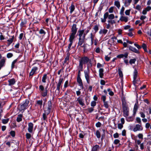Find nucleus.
Here are the masks:
<instances>
[{"label":"nucleus","instance_id":"1","mask_svg":"<svg viewBox=\"0 0 151 151\" xmlns=\"http://www.w3.org/2000/svg\"><path fill=\"white\" fill-rule=\"evenodd\" d=\"M90 62L91 64L90 60L88 58L86 57H84L81 58L79 61V69L81 71L83 70V65L86 64H87V66L89 65L88 63Z\"/></svg>","mask_w":151,"mask_h":151},{"label":"nucleus","instance_id":"2","mask_svg":"<svg viewBox=\"0 0 151 151\" xmlns=\"http://www.w3.org/2000/svg\"><path fill=\"white\" fill-rule=\"evenodd\" d=\"M77 29L78 28H77L76 25L75 24H73L72 27L70 37L75 39Z\"/></svg>","mask_w":151,"mask_h":151},{"label":"nucleus","instance_id":"3","mask_svg":"<svg viewBox=\"0 0 151 151\" xmlns=\"http://www.w3.org/2000/svg\"><path fill=\"white\" fill-rule=\"evenodd\" d=\"M137 72L136 69H135L134 72V80L133 81V83L135 86H136L137 84H139L140 83L139 80L137 78Z\"/></svg>","mask_w":151,"mask_h":151},{"label":"nucleus","instance_id":"4","mask_svg":"<svg viewBox=\"0 0 151 151\" xmlns=\"http://www.w3.org/2000/svg\"><path fill=\"white\" fill-rule=\"evenodd\" d=\"M39 89L42 96L45 97L47 96V90L46 88L44 89V86L42 85H40L39 86Z\"/></svg>","mask_w":151,"mask_h":151},{"label":"nucleus","instance_id":"5","mask_svg":"<svg viewBox=\"0 0 151 151\" xmlns=\"http://www.w3.org/2000/svg\"><path fill=\"white\" fill-rule=\"evenodd\" d=\"M122 110L123 113V116L125 117H127L129 115V109L125 105H123Z\"/></svg>","mask_w":151,"mask_h":151},{"label":"nucleus","instance_id":"6","mask_svg":"<svg viewBox=\"0 0 151 151\" xmlns=\"http://www.w3.org/2000/svg\"><path fill=\"white\" fill-rule=\"evenodd\" d=\"M29 101L28 100H26L25 102L23 104L20 105L19 108V110L21 111L24 110L27 108L28 106Z\"/></svg>","mask_w":151,"mask_h":151},{"label":"nucleus","instance_id":"7","mask_svg":"<svg viewBox=\"0 0 151 151\" xmlns=\"http://www.w3.org/2000/svg\"><path fill=\"white\" fill-rule=\"evenodd\" d=\"M63 78H60L59 79L58 82L57 84V86L56 91H58V93L60 92V87H62V86H61V84L63 83Z\"/></svg>","mask_w":151,"mask_h":151},{"label":"nucleus","instance_id":"8","mask_svg":"<svg viewBox=\"0 0 151 151\" xmlns=\"http://www.w3.org/2000/svg\"><path fill=\"white\" fill-rule=\"evenodd\" d=\"M143 130V127L142 124H137L135 126L133 130L134 132H136L137 131H141Z\"/></svg>","mask_w":151,"mask_h":151},{"label":"nucleus","instance_id":"9","mask_svg":"<svg viewBox=\"0 0 151 151\" xmlns=\"http://www.w3.org/2000/svg\"><path fill=\"white\" fill-rule=\"evenodd\" d=\"M79 38H85L86 34L84 33V30H79L78 31Z\"/></svg>","mask_w":151,"mask_h":151},{"label":"nucleus","instance_id":"10","mask_svg":"<svg viewBox=\"0 0 151 151\" xmlns=\"http://www.w3.org/2000/svg\"><path fill=\"white\" fill-rule=\"evenodd\" d=\"M85 76L88 83L89 84L90 83V77L89 76V72L88 70L84 71Z\"/></svg>","mask_w":151,"mask_h":151},{"label":"nucleus","instance_id":"11","mask_svg":"<svg viewBox=\"0 0 151 151\" xmlns=\"http://www.w3.org/2000/svg\"><path fill=\"white\" fill-rule=\"evenodd\" d=\"M76 101H77L79 104L82 106H85V104L84 100L81 97H79L77 98Z\"/></svg>","mask_w":151,"mask_h":151},{"label":"nucleus","instance_id":"12","mask_svg":"<svg viewBox=\"0 0 151 151\" xmlns=\"http://www.w3.org/2000/svg\"><path fill=\"white\" fill-rule=\"evenodd\" d=\"M6 60V59L4 57L0 60V70L2 67L5 66Z\"/></svg>","mask_w":151,"mask_h":151},{"label":"nucleus","instance_id":"13","mask_svg":"<svg viewBox=\"0 0 151 151\" xmlns=\"http://www.w3.org/2000/svg\"><path fill=\"white\" fill-rule=\"evenodd\" d=\"M129 19V18L127 16H126L124 15H121L120 16L119 20L121 21L124 22H128Z\"/></svg>","mask_w":151,"mask_h":151},{"label":"nucleus","instance_id":"14","mask_svg":"<svg viewBox=\"0 0 151 151\" xmlns=\"http://www.w3.org/2000/svg\"><path fill=\"white\" fill-rule=\"evenodd\" d=\"M28 131L30 133H32L33 129V124L32 122H29L28 124Z\"/></svg>","mask_w":151,"mask_h":151},{"label":"nucleus","instance_id":"15","mask_svg":"<svg viewBox=\"0 0 151 151\" xmlns=\"http://www.w3.org/2000/svg\"><path fill=\"white\" fill-rule=\"evenodd\" d=\"M109 13L108 12H106L104 14V18H101V22L102 23L105 22L106 21V19L108 17Z\"/></svg>","mask_w":151,"mask_h":151},{"label":"nucleus","instance_id":"16","mask_svg":"<svg viewBox=\"0 0 151 151\" xmlns=\"http://www.w3.org/2000/svg\"><path fill=\"white\" fill-rule=\"evenodd\" d=\"M74 39L69 37V40L70 43L68 45V48L67 50V52H68V53H69V51L71 47V46L72 43H73V40Z\"/></svg>","mask_w":151,"mask_h":151},{"label":"nucleus","instance_id":"17","mask_svg":"<svg viewBox=\"0 0 151 151\" xmlns=\"http://www.w3.org/2000/svg\"><path fill=\"white\" fill-rule=\"evenodd\" d=\"M38 70V68L37 67H34L32 68L29 74V76H33L35 73V72Z\"/></svg>","mask_w":151,"mask_h":151},{"label":"nucleus","instance_id":"18","mask_svg":"<svg viewBox=\"0 0 151 151\" xmlns=\"http://www.w3.org/2000/svg\"><path fill=\"white\" fill-rule=\"evenodd\" d=\"M77 81L79 84V85L82 89L83 88V84L82 81L80 77H77Z\"/></svg>","mask_w":151,"mask_h":151},{"label":"nucleus","instance_id":"19","mask_svg":"<svg viewBox=\"0 0 151 151\" xmlns=\"http://www.w3.org/2000/svg\"><path fill=\"white\" fill-rule=\"evenodd\" d=\"M8 82H9L8 85L9 86L14 85L16 83L15 80L14 78L9 79L8 80Z\"/></svg>","mask_w":151,"mask_h":151},{"label":"nucleus","instance_id":"20","mask_svg":"<svg viewBox=\"0 0 151 151\" xmlns=\"http://www.w3.org/2000/svg\"><path fill=\"white\" fill-rule=\"evenodd\" d=\"M129 49L130 50L136 53H139V51L138 50L136 49L134 47H132L131 46H129Z\"/></svg>","mask_w":151,"mask_h":151},{"label":"nucleus","instance_id":"21","mask_svg":"<svg viewBox=\"0 0 151 151\" xmlns=\"http://www.w3.org/2000/svg\"><path fill=\"white\" fill-rule=\"evenodd\" d=\"M99 77L101 78H102L104 76V69L103 68H100L99 70Z\"/></svg>","mask_w":151,"mask_h":151},{"label":"nucleus","instance_id":"22","mask_svg":"<svg viewBox=\"0 0 151 151\" xmlns=\"http://www.w3.org/2000/svg\"><path fill=\"white\" fill-rule=\"evenodd\" d=\"M70 9V13L71 14L75 9V6L73 4H71V6L69 7Z\"/></svg>","mask_w":151,"mask_h":151},{"label":"nucleus","instance_id":"23","mask_svg":"<svg viewBox=\"0 0 151 151\" xmlns=\"http://www.w3.org/2000/svg\"><path fill=\"white\" fill-rule=\"evenodd\" d=\"M85 38H79L78 43V45L81 46L84 43Z\"/></svg>","mask_w":151,"mask_h":151},{"label":"nucleus","instance_id":"24","mask_svg":"<svg viewBox=\"0 0 151 151\" xmlns=\"http://www.w3.org/2000/svg\"><path fill=\"white\" fill-rule=\"evenodd\" d=\"M99 148V145H96L92 148L91 151H97Z\"/></svg>","mask_w":151,"mask_h":151},{"label":"nucleus","instance_id":"25","mask_svg":"<svg viewBox=\"0 0 151 151\" xmlns=\"http://www.w3.org/2000/svg\"><path fill=\"white\" fill-rule=\"evenodd\" d=\"M107 30L104 29H101L99 31V33L100 34H104L105 35L107 33Z\"/></svg>","mask_w":151,"mask_h":151},{"label":"nucleus","instance_id":"26","mask_svg":"<svg viewBox=\"0 0 151 151\" xmlns=\"http://www.w3.org/2000/svg\"><path fill=\"white\" fill-rule=\"evenodd\" d=\"M90 38L91 40V45H92L93 43V41L95 40V38L94 35L92 33H91L90 34Z\"/></svg>","mask_w":151,"mask_h":151},{"label":"nucleus","instance_id":"27","mask_svg":"<svg viewBox=\"0 0 151 151\" xmlns=\"http://www.w3.org/2000/svg\"><path fill=\"white\" fill-rule=\"evenodd\" d=\"M22 114H19L17 116V121L18 122H21L22 120Z\"/></svg>","mask_w":151,"mask_h":151},{"label":"nucleus","instance_id":"28","mask_svg":"<svg viewBox=\"0 0 151 151\" xmlns=\"http://www.w3.org/2000/svg\"><path fill=\"white\" fill-rule=\"evenodd\" d=\"M132 1V0H125L124 4L126 6H128L130 5Z\"/></svg>","mask_w":151,"mask_h":151},{"label":"nucleus","instance_id":"29","mask_svg":"<svg viewBox=\"0 0 151 151\" xmlns=\"http://www.w3.org/2000/svg\"><path fill=\"white\" fill-rule=\"evenodd\" d=\"M114 5L116 6L118 9H119V8L120 6V5L119 1H115L114 3Z\"/></svg>","mask_w":151,"mask_h":151},{"label":"nucleus","instance_id":"30","mask_svg":"<svg viewBox=\"0 0 151 151\" xmlns=\"http://www.w3.org/2000/svg\"><path fill=\"white\" fill-rule=\"evenodd\" d=\"M48 107L47 109L51 110L52 108V103L51 101H48Z\"/></svg>","mask_w":151,"mask_h":151},{"label":"nucleus","instance_id":"31","mask_svg":"<svg viewBox=\"0 0 151 151\" xmlns=\"http://www.w3.org/2000/svg\"><path fill=\"white\" fill-rule=\"evenodd\" d=\"M125 9V8L124 7L122 6L121 9V10L119 14H120V15H124V11Z\"/></svg>","mask_w":151,"mask_h":151},{"label":"nucleus","instance_id":"32","mask_svg":"<svg viewBox=\"0 0 151 151\" xmlns=\"http://www.w3.org/2000/svg\"><path fill=\"white\" fill-rule=\"evenodd\" d=\"M47 75L46 74H44L42 78V81L43 83L46 82V80L47 78Z\"/></svg>","mask_w":151,"mask_h":151},{"label":"nucleus","instance_id":"33","mask_svg":"<svg viewBox=\"0 0 151 151\" xmlns=\"http://www.w3.org/2000/svg\"><path fill=\"white\" fill-rule=\"evenodd\" d=\"M126 120L128 122H132L133 120V118L132 116L127 117Z\"/></svg>","mask_w":151,"mask_h":151},{"label":"nucleus","instance_id":"34","mask_svg":"<svg viewBox=\"0 0 151 151\" xmlns=\"http://www.w3.org/2000/svg\"><path fill=\"white\" fill-rule=\"evenodd\" d=\"M107 91L109 92V94L110 95L112 96L114 95V93L112 91H111L110 88H108L107 89Z\"/></svg>","mask_w":151,"mask_h":151},{"label":"nucleus","instance_id":"35","mask_svg":"<svg viewBox=\"0 0 151 151\" xmlns=\"http://www.w3.org/2000/svg\"><path fill=\"white\" fill-rule=\"evenodd\" d=\"M137 123H138L139 124H142V123L141 119L139 117H137L136 118V122Z\"/></svg>","mask_w":151,"mask_h":151},{"label":"nucleus","instance_id":"36","mask_svg":"<svg viewBox=\"0 0 151 151\" xmlns=\"http://www.w3.org/2000/svg\"><path fill=\"white\" fill-rule=\"evenodd\" d=\"M9 120V119H2V122L4 124H6L8 122Z\"/></svg>","mask_w":151,"mask_h":151},{"label":"nucleus","instance_id":"37","mask_svg":"<svg viewBox=\"0 0 151 151\" xmlns=\"http://www.w3.org/2000/svg\"><path fill=\"white\" fill-rule=\"evenodd\" d=\"M17 61V60L15 59L14 60L12 63L11 65V68L12 69H13L14 68V64Z\"/></svg>","mask_w":151,"mask_h":151},{"label":"nucleus","instance_id":"38","mask_svg":"<svg viewBox=\"0 0 151 151\" xmlns=\"http://www.w3.org/2000/svg\"><path fill=\"white\" fill-rule=\"evenodd\" d=\"M136 61V58L131 59L129 60V63L131 64H134Z\"/></svg>","mask_w":151,"mask_h":151},{"label":"nucleus","instance_id":"39","mask_svg":"<svg viewBox=\"0 0 151 151\" xmlns=\"http://www.w3.org/2000/svg\"><path fill=\"white\" fill-rule=\"evenodd\" d=\"M108 23L110 24V25H112L116 23V22L114 20H110L108 21Z\"/></svg>","mask_w":151,"mask_h":151},{"label":"nucleus","instance_id":"40","mask_svg":"<svg viewBox=\"0 0 151 151\" xmlns=\"http://www.w3.org/2000/svg\"><path fill=\"white\" fill-rule=\"evenodd\" d=\"M114 18V14H111L110 15L109 14L108 19L110 20L113 19Z\"/></svg>","mask_w":151,"mask_h":151},{"label":"nucleus","instance_id":"41","mask_svg":"<svg viewBox=\"0 0 151 151\" xmlns=\"http://www.w3.org/2000/svg\"><path fill=\"white\" fill-rule=\"evenodd\" d=\"M42 100H38L37 101V104L39 105H40V107H41L42 106Z\"/></svg>","mask_w":151,"mask_h":151},{"label":"nucleus","instance_id":"42","mask_svg":"<svg viewBox=\"0 0 151 151\" xmlns=\"http://www.w3.org/2000/svg\"><path fill=\"white\" fill-rule=\"evenodd\" d=\"M96 135L98 138H99L101 137L100 133L99 130H97L96 131Z\"/></svg>","mask_w":151,"mask_h":151},{"label":"nucleus","instance_id":"43","mask_svg":"<svg viewBox=\"0 0 151 151\" xmlns=\"http://www.w3.org/2000/svg\"><path fill=\"white\" fill-rule=\"evenodd\" d=\"M142 47L144 49L145 51L146 52L147 51V46L145 44L143 43L142 45Z\"/></svg>","mask_w":151,"mask_h":151},{"label":"nucleus","instance_id":"44","mask_svg":"<svg viewBox=\"0 0 151 151\" xmlns=\"http://www.w3.org/2000/svg\"><path fill=\"white\" fill-rule=\"evenodd\" d=\"M138 109V106L137 105L135 104L134 105V113H135Z\"/></svg>","mask_w":151,"mask_h":151},{"label":"nucleus","instance_id":"45","mask_svg":"<svg viewBox=\"0 0 151 151\" xmlns=\"http://www.w3.org/2000/svg\"><path fill=\"white\" fill-rule=\"evenodd\" d=\"M141 6L139 5H137L135 7L134 6V8L135 9L139 11L141 9Z\"/></svg>","mask_w":151,"mask_h":151},{"label":"nucleus","instance_id":"46","mask_svg":"<svg viewBox=\"0 0 151 151\" xmlns=\"http://www.w3.org/2000/svg\"><path fill=\"white\" fill-rule=\"evenodd\" d=\"M118 73L120 77H122L123 76V74L120 69H118Z\"/></svg>","mask_w":151,"mask_h":151},{"label":"nucleus","instance_id":"47","mask_svg":"<svg viewBox=\"0 0 151 151\" xmlns=\"http://www.w3.org/2000/svg\"><path fill=\"white\" fill-rule=\"evenodd\" d=\"M104 106L106 108H108L109 107V105L108 104V102L107 101H105L104 102Z\"/></svg>","mask_w":151,"mask_h":151},{"label":"nucleus","instance_id":"48","mask_svg":"<svg viewBox=\"0 0 151 151\" xmlns=\"http://www.w3.org/2000/svg\"><path fill=\"white\" fill-rule=\"evenodd\" d=\"M39 33L40 34H43L44 35H45L46 34V32L42 29H41L40 30Z\"/></svg>","mask_w":151,"mask_h":151},{"label":"nucleus","instance_id":"49","mask_svg":"<svg viewBox=\"0 0 151 151\" xmlns=\"http://www.w3.org/2000/svg\"><path fill=\"white\" fill-rule=\"evenodd\" d=\"M123 127V124L121 123H119L118 124V128L119 129H121Z\"/></svg>","mask_w":151,"mask_h":151},{"label":"nucleus","instance_id":"50","mask_svg":"<svg viewBox=\"0 0 151 151\" xmlns=\"http://www.w3.org/2000/svg\"><path fill=\"white\" fill-rule=\"evenodd\" d=\"M26 137L27 139H30L31 137V134L29 133H26Z\"/></svg>","mask_w":151,"mask_h":151},{"label":"nucleus","instance_id":"51","mask_svg":"<svg viewBox=\"0 0 151 151\" xmlns=\"http://www.w3.org/2000/svg\"><path fill=\"white\" fill-rule=\"evenodd\" d=\"M13 56L12 53H9L7 54L6 57L8 58H10L12 57Z\"/></svg>","mask_w":151,"mask_h":151},{"label":"nucleus","instance_id":"52","mask_svg":"<svg viewBox=\"0 0 151 151\" xmlns=\"http://www.w3.org/2000/svg\"><path fill=\"white\" fill-rule=\"evenodd\" d=\"M14 38V36H13L12 38H10L8 40H7V41L8 42L11 44L13 41Z\"/></svg>","mask_w":151,"mask_h":151},{"label":"nucleus","instance_id":"53","mask_svg":"<svg viewBox=\"0 0 151 151\" xmlns=\"http://www.w3.org/2000/svg\"><path fill=\"white\" fill-rule=\"evenodd\" d=\"M48 114H47L46 113H44L43 114V118L44 120H45L46 119L47 117V116Z\"/></svg>","mask_w":151,"mask_h":151},{"label":"nucleus","instance_id":"54","mask_svg":"<svg viewBox=\"0 0 151 151\" xmlns=\"http://www.w3.org/2000/svg\"><path fill=\"white\" fill-rule=\"evenodd\" d=\"M93 29L95 31V32H96L99 30V27L98 25H95L93 28Z\"/></svg>","mask_w":151,"mask_h":151},{"label":"nucleus","instance_id":"55","mask_svg":"<svg viewBox=\"0 0 151 151\" xmlns=\"http://www.w3.org/2000/svg\"><path fill=\"white\" fill-rule=\"evenodd\" d=\"M130 9L127 10L125 12V14L127 15H129L130 12Z\"/></svg>","mask_w":151,"mask_h":151},{"label":"nucleus","instance_id":"56","mask_svg":"<svg viewBox=\"0 0 151 151\" xmlns=\"http://www.w3.org/2000/svg\"><path fill=\"white\" fill-rule=\"evenodd\" d=\"M15 132L14 131H12L10 132V134L12 137H14L15 136Z\"/></svg>","mask_w":151,"mask_h":151},{"label":"nucleus","instance_id":"57","mask_svg":"<svg viewBox=\"0 0 151 151\" xmlns=\"http://www.w3.org/2000/svg\"><path fill=\"white\" fill-rule=\"evenodd\" d=\"M122 54L123 58H127L128 53V52H126L124 54Z\"/></svg>","mask_w":151,"mask_h":151},{"label":"nucleus","instance_id":"58","mask_svg":"<svg viewBox=\"0 0 151 151\" xmlns=\"http://www.w3.org/2000/svg\"><path fill=\"white\" fill-rule=\"evenodd\" d=\"M96 105V102L94 101H93L91 103V106L94 107Z\"/></svg>","mask_w":151,"mask_h":151},{"label":"nucleus","instance_id":"59","mask_svg":"<svg viewBox=\"0 0 151 151\" xmlns=\"http://www.w3.org/2000/svg\"><path fill=\"white\" fill-rule=\"evenodd\" d=\"M120 142V140L118 139H115L114 140V143L115 145H117Z\"/></svg>","mask_w":151,"mask_h":151},{"label":"nucleus","instance_id":"60","mask_svg":"<svg viewBox=\"0 0 151 151\" xmlns=\"http://www.w3.org/2000/svg\"><path fill=\"white\" fill-rule=\"evenodd\" d=\"M113 9H114V7H110L109 9V12L110 13H112L113 12Z\"/></svg>","mask_w":151,"mask_h":151},{"label":"nucleus","instance_id":"61","mask_svg":"<svg viewBox=\"0 0 151 151\" xmlns=\"http://www.w3.org/2000/svg\"><path fill=\"white\" fill-rule=\"evenodd\" d=\"M87 110L89 112H91L93 111V108L92 107L88 108L87 109Z\"/></svg>","mask_w":151,"mask_h":151},{"label":"nucleus","instance_id":"62","mask_svg":"<svg viewBox=\"0 0 151 151\" xmlns=\"http://www.w3.org/2000/svg\"><path fill=\"white\" fill-rule=\"evenodd\" d=\"M101 123L99 122H98L96 124V126L97 127H99L101 126Z\"/></svg>","mask_w":151,"mask_h":151},{"label":"nucleus","instance_id":"63","mask_svg":"<svg viewBox=\"0 0 151 151\" xmlns=\"http://www.w3.org/2000/svg\"><path fill=\"white\" fill-rule=\"evenodd\" d=\"M101 99L103 101V102L106 101V96H102L101 97Z\"/></svg>","mask_w":151,"mask_h":151},{"label":"nucleus","instance_id":"64","mask_svg":"<svg viewBox=\"0 0 151 151\" xmlns=\"http://www.w3.org/2000/svg\"><path fill=\"white\" fill-rule=\"evenodd\" d=\"M50 111L51 110L47 109L45 111L44 113L48 114L50 113Z\"/></svg>","mask_w":151,"mask_h":151}]
</instances>
